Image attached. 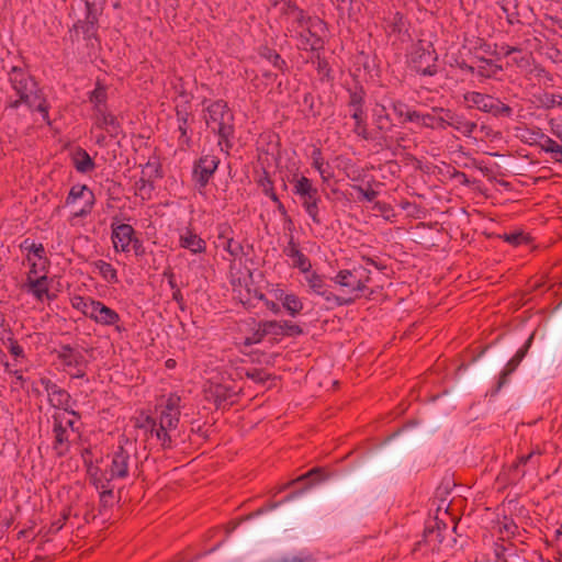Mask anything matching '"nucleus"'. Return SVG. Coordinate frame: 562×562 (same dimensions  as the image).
Masks as SVG:
<instances>
[{"mask_svg": "<svg viewBox=\"0 0 562 562\" xmlns=\"http://www.w3.org/2000/svg\"><path fill=\"white\" fill-rule=\"evenodd\" d=\"M452 119L453 114L449 110L439 109L426 114L418 112V119L414 120L413 123L436 130L445 128L447 125H451Z\"/></svg>", "mask_w": 562, "mask_h": 562, "instance_id": "nucleus-15", "label": "nucleus"}, {"mask_svg": "<svg viewBox=\"0 0 562 562\" xmlns=\"http://www.w3.org/2000/svg\"><path fill=\"white\" fill-rule=\"evenodd\" d=\"M10 346H9V350L11 352V355L14 357V358H23L24 357V350L23 348L18 344L16 340H13V339H10Z\"/></svg>", "mask_w": 562, "mask_h": 562, "instance_id": "nucleus-53", "label": "nucleus"}, {"mask_svg": "<svg viewBox=\"0 0 562 562\" xmlns=\"http://www.w3.org/2000/svg\"><path fill=\"white\" fill-rule=\"evenodd\" d=\"M378 127L380 130H386L389 128V119L387 116L380 115L376 120Z\"/></svg>", "mask_w": 562, "mask_h": 562, "instance_id": "nucleus-62", "label": "nucleus"}, {"mask_svg": "<svg viewBox=\"0 0 562 562\" xmlns=\"http://www.w3.org/2000/svg\"><path fill=\"white\" fill-rule=\"evenodd\" d=\"M26 261L30 265V270L26 273V278H36L41 277V274L47 276L48 272V260L41 259L36 260L31 255L26 256Z\"/></svg>", "mask_w": 562, "mask_h": 562, "instance_id": "nucleus-34", "label": "nucleus"}, {"mask_svg": "<svg viewBox=\"0 0 562 562\" xmlns=\"http://www.w3.org/2000/svg\"><path fill=\"white\" fill-rule=\"evenodd\" d=\"M530 74H533L537 78H546L548 81L552 82L553 77L550 75L542 66L536 65L533 68L530 69Z\"/></svg>", "mask_w": 562, "mask_h": 562, "instance_id": "nucleus-51", "label": "nucleus"}, {"mask_svg": "<svg viewBox=\"0 0 562 562\" xmlns=\"http://www.w3.org/2000/svg\"><path fill=\"white\" fill-rule=\"evenodd\" d=\"M180 401V396L170 394L158 407V420L150 416H142L136 419L135 427L155 436L161 448L170 449L179 425Z\"/></svg>", "mask_w": 562, "mask_h": 562, "instance_id": "nucleus-2", "label": "nucleus"}, {"mask_svg": "<svg viewBox=\"0 0 562 562\" xmlns=\"http://www.w3.org/2000/svg\"><path fill=\"white\" fill-rule=\"evenodd\" d=\"M261 55L265 58H267L279 70L284 71V69L286 68L285 60L276 50L265 48Z\"/></svg>", "mask_w": 562, "mask_h": 562, "instance_id": "nucleus-41", "label": "nucleus"}, {"mask_svg": "<svg viewBox=\"0 0 562 562\" xmlns=\"http://www.w3.org/2000/svg\"><path fill=\"white\" fill-rule=\"evenodd\" d=\"M93 192L85 184L74 186L66 199V205L74 207V215L82 217L89 214L94 204Z\"/></svg>", "mask_w": 562, "mask_h": 562, "instance_id": "nucleus-12", "label": "nucleus"}, {"mask_svg": "<svg viewBox=\"0 0 562 562\" xmlns=\"http://www.w3.org/2000/svg\"><path fill=\"white\" fill-rule=\"evenodd\" d=\"M86 4V11L89 12H98L99 7H101L104 0H83Z\"/></svg>", "mask_w": 562, "mask_h": 562, "instance_id": "nucleus-56", "label": "nucleus"}, {"mask_svg": "<svg viewBox=\"0 0 562 562\" xmlns=\"http://www.w3.org/2000/svg\"><path fill=\"white\" fill-rule=\"evenodd\" d=\"M88 317L102 326L116 325L121 319L120 315L113 308L97 300H94Z\"/></svg>", "mask_w": 562, "mask_h": 562, "instance_id": "nucleus-16", "label": "nucleus"}, {"mask_svg": "<svg viewBox=\"0 0 562 562\" xmlns=\"http://www.w3.org/2000/svg\"><path fill=\"white\" fill-rule=\"evenodd\" d=\"M316 69L322 79H327V80L330 79L331 69L329 67L328 61L325 58L317 56Z\"/></svg>", "mask_w": 562, "mask_h": 562, "instance_id": "nucleus-46", "label": "nucleus"}, {"mask_svg": "<svg viewBox=\"0 0 562 562\" xmlns=\"http://www.w3.org/2000/svg\"><path fill=\"white\" fill-rule=\"evenodd\" d=\"M497 4L505 13L507 22L515 24L519 22V2L518 0H497Z\"/></svg>", "mask_w": 562, "mask_h": 562, "instance_id": "nucleus-31", "label": "nucleus"}, {"mask_svg": "<svg viewBox=\"0 0 562 562\" xmlns=\"http://www.w3.org/2000/svg\"><path fill=\"white\" fill-rule=\"evenodd\" d=\"M374 210L381 213H386L391 211V206L383 202H375Z\"/></svg>", "mask_w": 562, "mask_h": 562, "instance_id": "nucleus-63", "label": "nucleus"}, {"mask_svg": "<svg viewBox=\"0 0 562 562\" xmlns=\"http://www.w3.org/2000/svg\"><path fill=\"white\" fill-rule=\"evenodd\" d=\"M305 281L310 290L314 294L322 296L329 304L330 307L345 306L353 303L352 297L337 295L333 291H330L329 285L325 281V278L315 271L310 270V272H306Z\"/></svg>", "mask_w": 562, "mask_h": 562, "instance_id": "nucleus-11", "label": "nucleus"}, {"mask_svg": "<svg viewBox=\"0 0 562 562\" xmlns=\"http://www.w3.org/2000/svg\"><path fill=\"white\" fill-rule=\"evenodd\" d=\"M205 397L213 401L220 407L223 403L228 402L237 392L228 385L221 383L209 382L204 387Z\"/></svg>", "mask_w": 562, "mask_h": 562, "instance_id": "nucleus-22", "label": "nucleus"}, {"mask_svg": "<svg viewBox=\"0 0 562 562\" xmlns=\"http://www.w3.org/2000/svg\"><path fill=\"white\" fill-rule=\"evenodd\" d=\"M541 150L549 154L551 159L562 162V143H536Z\"/></svg>", "mask_w": 562, "mask_h": 562, "instance_id": "nucleus-38", "label": "nucleus"}, {"mask_svg": "<svg viewBox=\"0 0 562 562\" xmlns=\"http://www.w3.org/2000/svg\"><path fill=\"white\" fill-rule=\"evenodd\" d=\"M50 281L47 276L41 274L36 278H25L21 288L31 294L36 301L43 302L45 299L53 300L54 295L49 293Z\"/></svg>", "mask_w": 562, "mask_h": 562, "instance_id": "nucleus-14", "label": "nucleus"}, {"mask_svg": "<svg viewBox=\"0 0 562 562\" xmlns=\"http://www.w3.org/2000/svg\"><path fill=\"white\" fill-rule=\"evenodd\" d=\"M319 473H321L319 469H313V470L308 471L306 474L299 477L297 481H304L306 479H312V477H316V476H317V479H314V481H319L321 480V479H318Z\"/></svg>", "mask_w": 562, "mask_h": 562, "instance_id": "nucleus-61", "label": "nucleus"}, {"mask_svg": "<svg viewBox=\"0 0 562 562\" xmlns=\"http://www.w3.org/2000/svg\"><path fill=\"white\" fill-rule=\"evenodd\" d=\"M278 299L282 301L283 307L291 316H296L303 310V303L295 294H284L281 292Z\"/></svg>", "mask_w": 562, "mask_h": 562, "instance_id": "nucleus-33", "label": "nucleus"}, {"mask_svg": "<svg viewBox=\"0 0 562 562\" xmlns=\"http://www.w3.org/2000/svg\"><path fill=\"white\" fill-rule=\"evenodd\" d=\"M204 120L207 128L221 140L234 136V115L225 101L211 102L204 110Z\"/></svg>", "mask_w": 562, "mask_h": 562, "instance_id": "nucleus-4", "label": "nucleus"}, {"mask_svg": "<svg viewBox=\"0 0 562 562\" xmlns=\"http://www.w3.org/2000/svg\"><path fill=\"white\" fill-rule=\"evenodd\" d=\"M68 515L69 514L65 512L63 516L59 519L53 521L46 530L42 529L40 532L43 533V537L57 533L68 519Z\"/></svg>", "mask_w": 562, "mask_h": 562, "instance_id": "nucleus-45", "label": "nucleus"}, {"mask_svg": "<svg viewBox=\"0 0 562 562\" xmlns=\"http://www.w3.org/2000/svg\"><path fill=\"white\" fill-rule=\"evenodd\" d=\"M179 246L189 250L192 255H200L206 251V241L189 227L180 231Z\"/></svg>", "mask_w": 562, "mask_h": 562, "instance_id": "nucleus-20", "label": "nucleus"}, {"mask_svg": "<svg viewBox=\"0 0 562 562\" xmlns=\"http://www.w3.org/2000/svg\"><path fill=\"white\" fill-rule=\"evenodd\" d=\"M303 104L308 108V112L313 115L316 114L314 111V97L312 93H305L303 97Z\"/></svg>", "mask_w": 562, "mask_h": 562, "instance_id": "nucleus-58", "label": "nucleus"}, {"mask_svg": "<svg viewBox=\"0 0 562 562\" xmlns=\"http://www.w3.org/2000/svg\"><path fill=\"white\" fill-rule=\"evenodd\" d=\"M532 338L533 336L531 335L527 341L525 342V345L518 349V351L515 353V356L513 357L514 359H516L517 361L521 362L522 359L525 358L529 347L531 346V342H532Z\"/></svg>", "mask_w": 562, "mask_h": 562, "instance_id": "nucleus-54", "label": "nucleus"}, {"mask_svg": "<svg viewBox=\"0 0 562 562\" xmlns=\"http://www.w3.org/2000/svg\"><path fill=\"white\" fill-rule=\"evenodd\" d=\"M87 367H76L74 369L68 370L70 378L72 379H83L86 376Z\"/></svg>", "mask_w": 562, "mask_h": 562, "instance_id": "nucleus-57", "label": "nucleus"}, {"mask_svg": "<svg viewBox=\"0 0 562 562\" xmlns=\"http://www.w3.org/2000/svg\"><path fill=\"white\" fill-rule=\"evenodd\" d=\"M331 2L338 11L344 13L351 5L352 0H331Z\"/></svg>", "mask_w": 562, "mask_h": 562, "instance_id": "nucleus-59", "label": "nucleus"}, {"mask_svg": "<svg viewBox=\"0 0 562 562\" xmlns=\"http://www.w3.org/2000/svg\"><path fill=\"white\" fill-rule=\"evenodd\" d=\"M22 248L27 250V255H31L36 260L47 259L45 257V248L42 244L30 243L29 239H25L22 244Z\"/></svg>", "mask_w": 562, "mask_h": 562, "instance_id": "nucleus-39", "label": "nucleus"}, {"mask_svg": "<svg viewBox=\"0 0 562 562\" xmlns=\"http://www.w3.org/2000/svg\"><path fill=\"white\" fill-rule=\"evenodd\" d=\"M284 255L292 260V266L297 268L301 272H310L312 268L311 260L301 251L299 245L294 241L291 236L288 245L283 249Z\"/></svg>", "mask_w": 562, "mask_h": 562, "instance_id": "nucleus-24", "label": "nucleus"}, {"mask_svg": "<svg viewBox=\"0 0 562 562\" xmlns=\"http://www.w3.org/2000/svg\"><path fill=\"white\" fill-rule=\"evenodd\" d=\"M57 358L66 371L76 367H88V360L86 359L83 352L72 348L69 345H64L60 347V349L57 351Z\"/></svg>", "mask_w": 562, "mask_h": 562, "instance_id": "nucleus-19", "label": "nucleus"}, {"mask_svg": "<svg viewBox=\"0 0 562 562\" xmlns=\"http://www.w3.org/2000/svg\"><path fill=\"white\" fill-rule=\"evenodd\" d=\"M501 52L509 58L510 64L520 69H528L531 66L532 55L530 53H524L520 48L509 45H503Z\"/></svg>", "mask_w": 562, "mask_h": 562, "instance_id": "nucleus-25", "label": "nucleus"}, {"mask_svg": "<svg viewBox=\"0 0 562 562\" xmlns=\"http://www.w3.org/2000/svg\"><path fill=\"white\" fill-rule=\"evenodd\" d=\"M364 97L366 92L361 87L356 88L355 90H349V112L351 117L356 122L357 130L361 128L362 132L364 131V128L361 125L366 117V113L363 110Z\"/></svg>", "mask_w": 562, "mask_h": 562, "instance_id": "nucleus-18", "label": "nucleus"}, {"mask_svg": "<svg viewBox=\"0 0 562 562\" xmlns=\"http://www.w3.org/2000/svg\"><path fill=\"white\" fill-rule=\"evenodd\" d=\"M463 99L468 108L482 111L496 119H512L514 115L512 106L491 94L469 91L464 93Z\"/></svg>", "mask_w": 562, "mask_h": 562, "instance_id": "nucleus-7", "label": "nucleus"}, {"mask_svg": "<svg viewBox=\"0 0 562 562\" xmlns=\"http://www.w3.org/2000/svg\"><path fill=\"white\" fill-rule=\"evenodd\" d=\"M292 18L294 19V22H296L301 27H305L308 24L312 26L323 25L322 20L307 16L302 9L299 10Z\"/></svg>", "mask_w": 562, "mask_h": 562, "instance_id": "nucleus-42", "label": "nucleus"}, {"mask_svg": "<svg viewBox=\"0 0 562 562\" xmlns=\"http://www.w3.org/2000/svg\"><path fill=\"white\" fill-rule=\"evenodd\" d=\"M94 299L90 296L74 295L70 299L71 306L88 317Z\"/></svg>", "mask_w": 562, "mask_h": 562, "instance_id": "nucleus-36", "label": "nucleus"}, {"mask_svg": "<svg viewBox=\"0 0 562 562\" xmlns=\"http://www.w3.org/2000/svg\"><path fill=\"white\" fill-rule=\"evenodd\" d=\"M476 75L484 79L496 77L503 71L501 65L495 64L492 59L485 57L477 58V65L475 66Z\"/></svg>", "mask_w": 562, "mask_h": 562, "instance_id": "nucleus-29", "label": "nucleus"}, {"mask_svg": "<svg viewBox=\"0 0 562 562\" xmlns=\"http://www.w3.org/2000/svg\"><path fill=\"white\" fill-rule=\"evenodd\" d=\"M392 108L393 113L398 117L401 122H413L414 120L418 119V112L411 111L408 106L401 101L394 102Z\"/></svg>", "mask_w": 562, "mask_h": 562, "instance_id": "nucleus-35", "label": "nucleus"}, {"mask_svg": "<svg viewBox=\"0 0 562 562\" xmlns=\"http://www.w3.org/2000/svg\"><path fill=\"white\" fill-rule=\"evenodd\" d=\"M99 13L98 12H86L85 20H79L74 24L76 31L81 30L85 38L90 40L95 37L98 30Z\"/></svg>", "mask_w": 562, "mask_h": 562, "instance_id": "nucleus-26", "label": "nucleus"}, {"mask_svg": "<svg viewBox=\"0 0 562 562\" xmlns=\"http://www.w3.org/2000/svg\"><path fill=\"white\" fill-rule=\"evenodd\" d=\"M8 80L13 94L8 93L5 109L16 110L25 105L31 111H37L43 120L48 119L47 101L27 69L13 66L8 71Z\"/></svg>", "mask_w": 562, "mask_h": 562, "instance_id": "nucleus-1", "label": "nucleus"}, {"mask_svg": "<svg viewBox=\"0 0 562 562\" xmlns=\"http://www.w3.org/2000/svg\"><path fill=\"white\" fill-rule=\"evenodd\" d=\"M353 189L360 194L359 200L372 202L378 196V192L372 189H364L360 186H353Z\"/></svg>", "mask_w": 562, "mask_h": 562, "instance_id": "nucleus-47", "label": "nucleus"}, {"mask_svg": "<svg viewBox=\"0 0 562 562\" xmlns=\"http://www.w3.org/2000/svg\"><path fill=\"white\" fill-rule=\"evenodd\" d=\"M266 334H263V330L259 327L250 337H246L244 344L246 346H251L255 344L260 342Z\"/></svg>", "mask_w": 562, "mask_h": 562, "instance_id": "nucleus-50", "label": "nucleus"}, {"mask_svg": "<svg viewBox=\"0 0 562 562\" xmlns=\"http://www.w3.org/2000/svg\"><path fill=\"white\" fill-rule=\"evenodd\" d=\"M181 97L183 98V102L181 104L176 105V114L178 122L188 121V117L190 115V100L188 98V94L182 93Z\"/></svg>", "mask_w": 562, "mask_h": 562, "instance_id": "nucleus-44", "label": "nucleus"}, {"mask_svg": "<svg viewBox=\"0 0 562 562\" xmlns=\"http://www.w3.org/2000/svg\"><path fill=\"white\" fill-rule=\"evenodd\" d=\"M299 10H301L294 2L291 0L285 1L282 8V13L288 16H293Z\"/></svg>", "mask_w": 562, "mask_h": 562, "instance_id": "nucleus-55", "label": "nucleus"}, {"mask_svg": "<svg viewBox=\"0 0 562 562\" xmlns=\"http://www.w3.org/2000/svg\"><path fill=\"white\" fill-rule=\"evenodd\" d=\"M283 336H297L302 334V329L299 325L291 322H282Z\"/></svg>", "mask_w": 562, "mask_h": 562, "instance_id": "nucleus-49", "label": "nucleus"}, {"mask_svg": "<svg viewBox=\"0 0 562 562\" xmlns=\"http://www.w3.org/2000/svg\"><path fill=\"white\" fill-rule=\"evenodd\" d=\"M312 156L314 168L317 169L324 182L328 181L331 178L333 173L328 170V168L324 167V160L322 157L321 149H314Z\"/></svg>", "mask_w": 562, "mask_h": 562, "instance_id": "nucleus-37", "label": "nucleus"}, {"mask_svg": "<svg viewBox=\"0 0 562 562\" xmlns=\"http://www.w3.org/2000/svg\"><path fill=\"white\" fill-rule=\"evenodd\" d=\"M245 375L248 379L255 381L256 383H265L266 380L268 379V374L263 370H260V369L247 370L245 372Z\"/></svg>", "mask_w": 562, "mask_h": 562, "instance_id": "nucleus-48", "label": "nucleus"}, {"mask_svg": "<svg viewBox=\"0 0 562 562\" xmlns=\"http://www.w3.org/2000/svg\"><path fill=\"white\" fill-rule=\"evenodd\" d=\"M40 382L47 393L48 402L53 407L63 409V413L77 417V413L75 411H68L71 397L66 390L59 387L47 378H42Z\"/></svg>", "mask_w": 562, "mask_h": 562, "instance_id": "nucleus-13", "label": "nucleus"}, {"mask_svg": "<svg viewBox=\"0 0 562 562\" xmlns=\"http://www.w3.org/2000/svg\"><path fill=\"white\" fill-rule=\"evenodd\" d=\"M112 241L116 251H128L133 241H137L134 237V228L128 224H120L112 232Z\"/></svg>", "mask_w": 562, "mask_h": 562, "instance_id": "nucleus-23", "label": "nucleus"}, {"mask_svg": "<svg viewBox=\"0 0 562 562\" xmlns=\"http://www.w3.org/2000/svg\"><path fill=\"white\" fill-rule=\"evenodd\" d=\"M331 281L355 301L368 288L371 270L364 265H353L350 269L339 270Z\"/></svg>", "mask_w": 562, "mask_h": 562, "instance_id": "nucleus-5", "label": "nucleus"}, {"mask_svg": "<svg viewBox=\"0 0 562 562\" xmlns=\"http://www.w3.org/2000/svg\"><path fill=\"white\" fill-rule=\"evenodd\" d=\"M519 361H517L516 359L512 358L506 367L504 368V370L502 371L501 375H499V379H498V382H497V387H496V392H498L508 381V376L517 369V367L519 366Z\"/></svg>", "mask_w": 562, "mask_h": 562, "instance_id": "nucleus-40", "label": "nucleus"}, {"mask_svg": "<svg viewBox=\"0 0 562 562\" xmlns=\"http://www.w3.org/2000/svg\"><path fill=\"white\" fill-rule=\"evenodd\" d=\"M293 193L300 198L301 204L312 221L319 225L322 223L319 218L321 196L318 189L313 184L312 180L305 176L294 178L292 181Z\"/></svg>", "mask_w": 562, "mask_h": 562, "instance_id": "nucleus-9", "label": "nucleus"}, {"mask_svg": "<svg viewBox=\"0 0 562 562\" xmlns=\"http://www.w3.org/2000/svg\"><path fill=\"white\" fill-rule=\"evenodd\" d=\"M106 88L98 80L95 88L90 92L89 100L94 105L95 128L104 130L105 134L97 135V140H104L106 137L117 138L121 134L116 117L106 111Z\"/></svg>", "mask_w": 562, "mask_h": 562, "instance_id": "nucleus-3", "label": "nucleus"}, {"mask_svg": "<svg viewBox=\"0 0 562 562\" xmlns=\"http://www.w3.org/2000/svg\"><path fill=\"white\" fill-rule=\"evenodd\" d=\"M77 417H70L66 413H55L53 415V448L58 456H64L69 451L71 442L76 439L78 428L75 426Z\"/></svg>", "mask_w": 562, "mask_h": 562, "instance_id": "nucleus-8", "label": "nucleus"}, {"mask_svg": "<svg viewBox=\"0 0 562 562\" xmlns=\"http://www.w3.org/2000/svg\"><path fill=\"white\" fill-rule=\"evenodd\" d=\"M136 445L135 441L122 437L117 449L111 457L106 474L109 480L125 479L130 474L131 468L136 464Z\"/></svg>", "mask_w": 562, "mask_h": 562, "instance_id": "nucleus-6", "label": "nucleus"}, {"mask_svg": "<svg viewBox=\"0 0 562 562\" xmlns=\"http://www.w3.org/2000/svg\"><path fill=\"white\" fill-rule=\"evenodd\" d=\"M92 271L98 273L106 283L116 284L119 283V277L116 269L110 263L102 259L94 260L91 262Z\"/></svg>", "mask_w": 562, "mask_h": 562, "instance_id": "nucleus-27", "label": "nucleus"}, {"mask_svg": "<svg viewBox=\"0 0 562 562\" xmlns=\"http://www.w3.org/2000/svg\"><path fill=\"white\" fill-rule=\"evenodd\" d=\"M527 239L528 238L521 232L508 234V235L505 236V240L510 243V244H513V245H519L522 241H527Z\"/></svg>", "mask_w": 562, "mask_h": 562, "instance_id": "nucleus-52", "label": "nucleus"}, {"mask_svg": "<svg viewBox=\"0 0 562 562\" xmlns=\"http://www.w3.org/2000/svg\"><path fill=\"white\" fill-rule=\"evenodd\" d=\"M539 106L550 110L562 105V94L543 91L535 95Z\"/></svg>", "mask_w": 562, "mask_h": 562, "instance_id": "nucleus-32", "label": "nucleus"}, {"mask_svg": "<svg viewBox=\"0 0 562 562\" xmlns=\"http://www.w3.org/2000/svg\"><path fill=\"white\" fill-rule=\"evenodd\" d=\"M217 166L218 159L215 156H204L199 160V164L194 167L193 176L201 188L207 184Z\"/></svg>", "mask_w": 562, "mask_h": 562, "instance_id": "nucleus-21", "label": "nucleus"}, {"mask_svg": "<svg viewBox=\"0 0 562 562\" xmlns=\"http://www.w3.org/2000/svg\"><path fill=\"white\" fill-rule=\"evenodd\" d=\"M438 55L432 45L425 47L422 43L413 46L407 65L411 70L422 76H435L438 72Z\"/></svg>", "mask_w": 562, "mask_h": 562, "instance_id": "nucleus-10", "label": "nucleus"}, {"mask_svg": "<svg viewBox=\"0 0 562 562\" xmlns=\"http://www.w3.org/2000/svg\"><path fill=\"white\" fill-rule=\"evenodd\" d=\"M306 30L300 33L301 47L305 50H318L324 47V41L312 31V25L305 26Z\"/></svg>", "mask_w": 562, "mask_h": 562, "instance_id": "nucleus-28", "label": "nucleus"}, {"mask_svg": "<svg viewBox=\"0 0 562 562\" xmlns=\"http://www.w3.org/2000/svg\"><path fill=\"white\" fill-rule=\"evenodd\" d=\"M178 130H179V132H180V137H187V138H189L188 133H187V130H188V121L179 122Z\"/></svg>", "mask_w": 562, "mask_h": 562, "instance_id": "nucleus-64", "label": "nucleus"}, {"mask_svg": "<svg viewBox=\"0 0 562 562\" xmlns=\"http://www.w3.org/2000/svg\"><path fill=\"white\" fill-rule=\"evenodd\" d=\"M72 164L77 171L86 173L94 168V162L90 155L83 149H77L71 156Z\"/></svg>", "mask_w": 562, "mask_h": 562, "instance_id": "nucleus-30", "label": "nucleus"}, {"mask_svg": "<svg viewBox=\"0 0 562 562\" xmlns=\"http://www.w3.org/2000/svg\"><path fill=\"white\" fill-rule=\"evenodd\" d=\"M260 328L263 330V334L266 335H282V322L278 321H267L259 324Z\"/></svg>", "mask_w": 562, "mask_h": 562, "instance_id": "nucleus-43", "label": "nucleus"}, {"mask_svg": "<svg viewBox=\"0 0 562 562\" xmlns=\"http://www.w3.org/2000/svg\"><path fill=\"white\" fill-rule=\"evenodd\" d=\"M231 227L221 225L218 227L217 247H223L228 252L232 260L240 259L244 255V247L231 236Z\"/></svg>", "mask_w": 562, "mask_h": 562, "instance_id": "nucleus-17", "label": "nucleus"}, {"mask_svg": "<svg viewBox=\"0 0 562 562\" xmlns=\"http://www.w3.org/2000/svg\"><path fill=\"white\" fill-rule=\"evenodd\" d=\"M312 558L310 555L301 557V555H291L286 557L282 560V562H311Z\"/></svg>", "mask_w": 562, "mask_h": 562, "instance_id": "nucleus-60", "label": "nucleus"}]
</instances>
